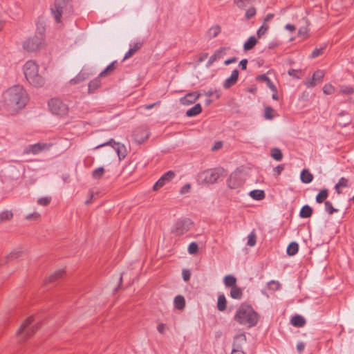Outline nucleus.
<instances>
[{
    "label": "nucleus",
    "instance_id": "nucleus-1",
    "mask_svg": "<svg viewBox=\"0 0 354 354\" xmlns=\"http://www.w3.org/2000/svg\"><path fill=\"white\" fill-rule=\"evenodd\" d=\"M3 110L10 115H15L22 110L29 101V95L21 85L8 88L3 94Z\"/></svg>",
    "mask_w": 354,
    "mask_h": 354
},
{
    "label": "nucleus",
    "instance_id": "nucleus-2",
    "mask_svg": "<svg viewBox=\"0 0 354 354\" xmlns=\"http://www.w3.org/2000/svg\"><path fill=\"white\" fill-rule=\"evenodd\" d=\"M23 70L27 81L32 86L39 88L45 84V68L41 69L35 61H27L24 65Z\"/></svg>",
    "mask_w": 354,
    "mask_h": 354
},
{
    "label": "nucleus",
    "instance_id": "nucleus-3",
    "mask_svg": "<svg viewBox=\"0 0 354 354\" xmlns=\"http://www.w3.org/2000/svg\"><path fill=\"white\" fill-rule=\"evenodd\" d=\"M234 319L241 325L252 327L257 324L259 317L250 306L242 304L236 310Z\"/></svg>",
    "mask_w": 354,
    "mask_h": 354
},
{
    "label": "nucleus",
    "instance_id": "nucleus-4",
    "mask_svg": "<svg viewBox=\"0 0 354 354\" xmlns=\"http://www.w3.org/2000/svg\"><path fill=\"white\" fill-rule=\"evenodd\" d=\"M223 175L222 169H209L199 172L197 175V182L199 185L216 183Z\"/></svg>",
    "mask_w": 354,
    "mask_h": 354
},
{
    "label": "nucleus",
    "instance_id": "nucleus-5",
    "mask_svg": "<svg viewBox=\"0 0 354 354\" xmlns=\"http://www.w3.org/2000/svg\"><path fill=\"white\" fill-rule=\"evenodd\" d=\"M51 11L57 23L62 21V18L68 17L71 11L69 0H55Z\"/></svg>",
    "mask_w": 354,
    "mask_h": 354
},
{
    "label": "nucleus",
    "instance_id": "nucleus-6",
    "mask_svg": "<svg viewBox=\"0 0 354 354\" xmlns=\"http://www.w3.org/2000/svg\"><path fill=\"white\" fill-rule=\"evenodd\" d=\"M37 328L34 323L33 317L26 319L19 328L17 330L16 335L19 342H24L29 338L36 330Z\"/></svg>",
    "mask_w": 354,
    "mask_h": 354
},
{
    "label": "nucleus",
    "instance_id": "nucleus-7",
    "mask_svg": "<svg viewBox=\"0 0 354 354\" xmlns=\"http://www.w3.org/2000/svg\"><path fill=\"white\" fill-rule=\"evenodd\" d=\"M44 44L42 32L39 35H34L28 37L23 42V48L28 52H34L40 49Z\"/></svg>",
    "mask_w": 354,
    "mask_h": 354
},
{
    "label": "nucleus",
    "instance_id": "nucleus-8",
    "mask_svg": "<svg viewBox=\"0 0 354 354\" xmlns=\"http://www.w3.org/2000/svg\"><path fill=\"white\" fill-rule=\"evenodd\" d=\"M48 106L50 111L60 117L68 115L69 108L67 104L64 103L61 100L57 98H52L48 101Z\"/></svg>",
    "mask_w": 354,
    "mask_h": 354
},
{
    "label": "nucleus",
    "instance_id": "nucleus-9",
    "mask_svg": "<svg viewBox=\"0 0 354 354\" xmlns=\"http://www.w3.org/2000/svg\"><path fill=\"white\" fill-rule=\"evenodd\" d=\"M194 226V222L189 218L177 221L173 226L171 232L176 236H180L188 232Z\"/></svg>",
    "mask_w": 354,
    "mask_h": 354
},
{
    "label": "nucleus",
    "instance_id": "nucleus-10",
    "mask_svg": "<svg viewBox=\"0 0 354 354\" xmlns=\"http://www.w3.org/2000/svg\"><path fill=\"white\" fill-rule=\"evenodd\" d=\"M244 174L240 171L232 172L227 180V185L229 188L235 189L241 187L245 183Z\"/></svg>",
    "mask_w": 354,
    "mask_h": 354
},
{
    "label": "nucleus",
    "instance_id": "nucleus-11",
    "mask_svg": "<svg viewBox=\"0 0 354 354\" xmlns=\"http://www.w3.org/2000/svg\"><path fill=\"white\" fill-rule=\"evenodd\" d=\"M106 145H111L116 151L120 160L124 158L127 154L125 146L119 142H116L114 140L111 139L109 142L100 145L96 148H100Z\"/></svg>",
    "mask_w": 354,
    "mask_h": 354
},
{
    "label": "nucleus",
    "instance_id": "nucleus-12",
    "mask_svg": "<svg viewBox=\"0 0 354 354\" xmlns=\"http://www.w3.org/2000/svg\"><path fill=\"white\" fill-rule=\"evenodd\" d=\"M23 250L21 249H15L12 250L8 254L0 258V266H3L9 262L21 257L23 254Z\"/></svg>",
    "mask_w": 354,
    "mask_h": 354
},
{
    "label": "nucleus",
    "instance_id": "nucleus-13",
    "mask_svg": "<svg viewBox=\"0 0 354 354\" xmlns=\"http://www.w3.org/2000/svg\"><path fill=\"white\" fill-rule=\"evenodd\" d=\"M324 77V72L321 70H317L315 71L312 77L306 80L304 82V84L308 88H313L316 86L317 84L320 83Z\"/></svg>",
    "mask_w": 354,
    "mask_h": 354
},
{
    "label": "nucleus",
    "instance_id": "nucleus-14",
    "mask_svg": "<svg viewBox=\"0 0 354 354\" xmlns=\"http://www.w3.org/2000/svg\"><path fill=\"white\" fill-rule=\"evenodd\" d=\"M175 176V174L172 171H169L163 174L160 178L156 183L153 187L154 191H157L162 187L166 183L170 182Z\"/></svg>",
    "mask_w": 354,
    "mask_h": 354
},
{
    "label": "nucleus",
    "instance_id": "nucleus-15",
    "mask_svg": "<svg viewBox=\"0 0 354 354\" xmlns=\"http://www.w3.org/2000/svg\"><path fill=\"white\" fill-rule=\"evenodd\" d=\"M200 97L198 92H192L187 94L185 97L180 99V102L183 105H189L194 103Z\"/></svg>",
    "mask_w": 354,
    "mask_h": 354
},
{
    "label": "nucleus",
    "instance_id": "nucleus-16",
    "mask_svg": "<svg viewBox=\"0 0 354 354\" xmlns=\"http://www.w3.org/2000/svg\"><path fill=\"white\" fill-rule=\"evenodd\" d=\"M239 72L237 69H235L232 71L230 77L227 78L223 83V87L225 88H229L233 85H234L239 77Z\"/></svg>",
    "mask_w": 354,
    "mask_h": 354
},
{
    "label": "nucleus",
    "instance_id": "nucleus-17",
    "mask_svg": "<svg viewBox=\"0 0 354 354\" xmlns=\"http://www.w3.org/2000/svg\"><path fill=\"white\" fill-rule=\"evenodd\" d=\"M65 276V271L64 270H58L52 273L49 277H48L45 280V283H53L61 279H62Z\"/></svg>",
    "mask_w": 354,
    "mask_h": 354
},
{
    "label": "nucleus",
    "instance_id": "nucleus-18",
    "mask_svg": "<svg viewBox=\"0 0 354 354\" xmlns=\"http://www.w3.org/2000/svg\"><path fill=\"white\" fill-rule=\"evenodd\" d=\"M91 75V74H90L89 73L82 70L76 75L75 77L70 80V84L71 85L80 84L87 80Z\"/></svg>",
    "mask_w": 354,
    "mask_h": 354
},
{
    "label": "nucleus",
    "instance_id": "nucleus-19",
    "mask_svg": "<svg viewBox=\"0 0 354 354\" xmlns=\"http://www.w3.org/2000/svg\"><path fill=\"white\" fill-rule=\"evenodd\" d=\"M227 48L223 47L217 50L214 55H212L208 62L209 65L212 64L216 60L222 58L227 53Z\"/></svg>",
    "mask_w": 354,
    "mask_h": 354
},
{
    "label": "nucleus",
    "instance_id": "nucleus-20",
    "mask_svg": "<svg viewBox=\"0 0 354 354\" xmlns=\"http://www.w3.org/2000/svg\"><path fill=\"white\" fill-rule=\"evenodd\" d=\"M246 342L245 334H239L235 336L233 344V348L242 349V346Z\"/></svg>",
    "mask_w": 354,
    "mask_h": 354
},
{
    "label": "nucleus",
    "instance_id": "nucleus-21",
    "mask_svg": "<svg viewBox=\"0 0 354 354\" xmlns=\"http://www.w3.org/2000/svg\"><path fill=\"white\" fill-rule=\"evenodd\" d=\"M46 147V145H41V144H35L33 145H30L28 148L26 149V153H32L33 154H36L41 151L43 149H44Z\"/></svg>",
    "mask_w": 354,
    "mask_h": 354
},
{
    "label": "nucleus",
    "instance_id": "nucleus-22",
    "mask_svg": "<svg viewBox=\"0 0 354 354\" xmlns=\"http://www.w3.org/2000/svg\"><path fill=\"white\" fill-rule=\"evenodd\" d=\"M142 46V43L137 42L134 44L133 47H131L125 54L124 59H127L132 57Z\"/></svg>",
    "mask_w": 354,
    "mask_h": 354
},
{
    "label": "nucleus",
    "instance_id": "nucleus-23",
    "mask_svg": "<svg viewBox=\"0 0 354 354\" xmlns=\"http://www.w3.org/2000/svg\"><path fill=\"white\" fill-rule=\"evenodd\" d=\"M202 111V108L200 104H195L193 107L188 109L186 112V115L188 117H193L198 115Z\"/></svg>",
    "mask_w": 354,
    "mask_h": 354
},
{
    "label": "nucleus",
    "instance_id": "nucleus-24",
    "mask_svg": "<svg viewBox=\"0 0 354 354\" xmlns=\"http://www.w3.org/2000/svg\"><path fill=\"white\" fill-rule=\"evenodd\" d=\"M300 178L304 183H310L313 180V174L308 169L301 171Z\"/></svg>",
    "mask_w": 354,
    "mask_h": 354
},
{
    "label": "nucleus",
    "instance_id": "nucleus-25",
    "mask_svg": "<svg viewBox=\"0 0 354 354\" xmlns=\"http://www.w3.org/2000/svg\"><path fill=\"white\" fill-rule=\"evenodd\" d=\"M291 324L296 327H302L305 325L306 320L301 315H295L291 319Z\"/></svg>",
    "mask_w": 354,
    "mask_h": 354
},
{
    "label": "nucleus",
    "instance_id": "nucleus-26",
    "mask_svg": "<svg viewBox=\"0 0 354 354\" xmlns=\"http://www.w3.org/2000/svg\"><path fill=\"white\" fill-rule=\"evenodd\" d=\"M257 44V39L255 37L252 36L245 42L243 48L245 51L252 49Z\"/></svg>",
    "mask_w": 354,
    "mask_h": 354
},
{
    "label": "nucleus",
    "instance_id": "nucleus-27",
    "mask_svg": "<svg viewBox=\"0 0 354 354\" xmlns=\"http://www.w3.org/2000/svg\"><path fill=\"white\" fill-rule=\"evenodd\" d=\"M249 195L254 200L261 201L265 198V193L263 190L255 189L250 192Z\"/></svg>",
    "mask_w": 354,
    "mask_h": 354
},
{
    "label": "nucleus",
    "instance_id": "nucleus-28",
    "mask_svg": "<svg viewBox=\"0 0 354 354\" xmlns=\"http://www.w3.org/2000/svg\"><path fill=\"white\" fill-rule=\"evenodd\" d=\"M116 68V62H112L109 64L99 75L100 77H104L110 75Z\"/></svg>",
    "mask_w": 354,
    "mask_h": 354
},
{
    "label": "nucleus",
    "instance_id": "nucleus-29",
    "mask_svg": "<svg viewBox=\"0 0 354 354\" xmlns=\"http://www.w3.org/2000/svg\"><path fill=\"white\" fill-rule=\"evenodd\" d=\"M313 214V209L308 205H304L299 213V216L301 218H309L312 216Z\"/></svg>",
    "mask_w": 354,
    "mask_h": 354
},
{
    "label": "nucleus",
    "instance_id": "nucleus-30",
    "mask_svg": "<svg viewBox=\"0 0 354 354\" xmlns=\"http://www.w3.org/2000/svg\"><path fill=\"white\" fill-rule=\"evenodd\" d=\"M174 306L178 310H183L185 306V301L183 296L178 295L174 299Z\"/></svg>",
    "mask_w": 354,
    "mask_h": 354
},
{
    "label": "nucleus",
    "instance_id": "nucleus-31",
    "mask_svg": "<svg viewBox=\"0 0 354 354\" xmlns=\"http://www.w3.org/2000/svg\"><path fill=\"white\" fill-rule=\"evenodd\" d=\"M221 26L218 25H214V26H212L208 30L207 35L210 38H214L217 35H218V34L221 32Z\"/></svg>",
    "mask_w": 354,
    "mask_h": 354
},
{
    "label": "nucleus",
    "instance_id": "nucleus-32",
    "mask_svg": "<svg viewBox=\"0 0 354 354\" xmlns=\"http://www.w3.org/2000/svg\"><path fill=\"white\" fill-rule=\"evenodd\" d=\"M348 186V180L345 178H342L339 180L338 183L335 185V189L338 194H341L342 187H347Z\"/></svg>",
    "mask_w": 354,
    "mask_h": 354
},
{
    "label": "nucleus",
    "instance_id": "nucleus-33",
    "mask_svg": "<svg viewBox=\"0 0 354 354\" xmlns=\"http://www.w3.org/2000/svg\"><path fill=\"white\" fill-rule=\"evenodd\" d=\"M230 296L233 299H239L242 297V290L240 288L236 286H233L230 290Z\"/></svg>",
    "mask_w": 354,
    "mask_h": 354
},
{
    "label": "nucleus",
    "instance_id": "nucleus-34",
    "mask_svg": "<svg viewBox=\"0 0 354 354\" xmlns=\"http://www.w3.org/2000/svg\"><path fill=\"white\" fill-rule=\"evenodd\" d=\"M299 250V245L295 242L290 243L287 248V253L290 256L295 255L297 253Z\"/></svg>",
    "mask_w": 354,
    "mask_h": 354
},
{
    "label": "nucleus",
    "instance_id": "nucleus-35",
    "mask_svg": "<svg viewBox=\"0 0 354 354\" xmlns=\"http://www.w3.org/2000/svg\"><path fill=\"white\" fill-rule=\"evenodd\" d=\"M226 299L223 295H221L218 298L217 307L220 311H223L226 308Z\"/></svg>",
    "mask_w": 354,
    "mask_h": 354
},
{
    "label": "nucleus",
    "instance_id": "nucleus-36",
    "mask_svg": "<svg viewBox=\"0 0 354 354\" xmlns=\"http://www.w3.org/2000/svg\"><path fill=\"white\" fill-rule=\"evenodd\" d=\"M328 194V193L327 189L321 190L320 192L316 196V201L318 203H323L327 198Z\"/></svg>",
    "mask_w": 354,
    "mask_h": 354
},
{
    "label": "nucleus",
    "instance_id": "nucleus-37",
    "mask_svg": "<svg viewBox=\"0 0 354 354\" xmlns=\"http://www.w3.org/2000/svg\"><path fill=\"white\" fill-rule=\"evenodd\" d=\"M236 282V278L232 275H227L224 278V283L227 287L232 288L233 286H235Z\"/></svg>",
    "mask_w": 354,
    "mask_h": 354
},
{
    "label": "nucleus",
    "instance_id": "nucleus-38",
    "mask_svg": "<svg viewBox=\"0 0 354 354\" xmlns=\"http://www.w3.org/2000/svg\"><path fill=\"white\" fill-rule=\"evenodd\" d=\"M101 82L99 79H95L88 84V91L93 92L100 87Z\"/></svg>",
    "mask_w": 354,
    "mask_h": 354
},
{
    "label": "nucleus",
    "instance_id": "nucleus-39",
    "mask_svg": "<svg viewBox=\"0 0 354 354\" xmlns=\"http://www.w3.org/2000/svg\"><path fill=\"white\" fill-rule=\"evenodd\" d=\"M271 156L276 160L280 161L283 155L281 150L278 148H274L271 150Z\"/></svg>",
    "mask_w": 354,
    "mask_h": 354
},
{
    "label": "nucleus",
    "instance_id": "nucleus-40",
    "mask_svg": "<svg viewBox=\"0 0 354 354\" xmlns=\"http://www.w3.org/2000/svg\"><path fill=\"white\" fill-rule=\"evenodd\" d=\"M13 214L11 211H4L0 214V222L10 221L12 218Z\"/></svg>",
    "mask_w": 354,
    "mask_h": 354
},
{
    "label": "nucleus",
    "instance_id": "nucleus-41",
    "mask_svg": "<svg viewBox=\"0 0 354 354\" xmlns=\"http://www.w3.org/2000/svg\"><path fill=\"white\" fill-rule=\"evenodd\" d=\"M104 172L105 170L103 167H99L93 171L92 176L95 179H100L103 176Z\"/></svg>",
    "mask_w": 354,
    "mask_h": 354
},
{
    "label": "nucleus",
    "instance_id": "nucleus-42",
    "mask_svg": "<svg viewBox=\"0 0 354 354\" xmlns=\"http://www.w3.org/2000/svg\"><path fill=\"white\" fill-rule=\"evenodd\" d=\"M335 91V88L330 84H326L323 87V92L326 95H332Z\"/></svg>",
    "mask_w": 354,
    "mask_h": 354
},
{
    "label": "nucleus",
    "instance_id": "nucleus-43",
    "mask_svg": "<svg viewBox=\"0 0 354 354\" xmlns=\"http://www.w3.org/2000/svg\"><path fill=\"white\" fill-rule=\"evenodd\" d=\"M274 109L270 106H266L265 108V118L267 120H272L274 115Z\"/></svg>",
    "mask_w": 354,
    "mask_h": 354
},
{
    "label": "nucleus",
    "instance_id": "nucleus-44",
    "mask_svg": "<svg viewBox=\"0 0 354 354\" xmlns=\"http://www.w3.org/2000/svg\"><path fill=\"white\" fill-rule=\"evenodd\" d=\"M198 251V244L195 242L191 243L188 246V252L190 254H195Z\"/></svg>",
    "mask_w": 354,
    "mask_h": 354
},
{
    "label": "nucleus",
    "instance_id": "nucleus-45",
    "mask_svg": "<svg viewBox=\"0 0 354 354\" xmlns=\"http://www.w3.org/2000/svg\"><path fill=\"white\" fill-rule=\"evenodd\" d=\"M268 288L270 290H272L273 291H276V290H278L280 288L281 285H280L279 281L273 280V281H270L268 283Z\"/></svg>",
    "mask_w": 354,
    "mask_h": 354
},
{
    "label": "nucleus",
    "instance_id": "nucleus-46",
    "mask_svg": "<svg viewBox=\"0 0 354 354\" xmlns=\"http://www.w3.org/2000/svg\"><path fill=\"white\" fill-rule=\"evenodd\" d=\"M325 209H326V211L329 214H333V213L335 212H337V209H335L332 205V203L329 201H326L325 202Z\"/></svg>",
    "mask_w": 354,
    "mask_h": 354
},
{
    "label": "nucleus",
    "instance_id": "nucleus-47",
    "mask_svg": "<svg viewBox=\"0 0 354 354\" xmlns=\"http://www.w3.org/2000/svg\"><path fill=\"white\" fill-rule=\"evenodd\" d=\"M256 244V234L254 232H251L248 236V245L250 247Z\"/></svg>",
    "mask_w": 354,
    "mask_h": 354
},
{
    "label": "nucleus",
    "instance_id": "nucleus-48",
    "mask_svg": "<svg viewBox=\"0 0 354 354\" xmlns=\"http://www.w3.org/2000/svg\"><path fill=\"white\" fill-rule=\"evenodd\" d=\"M39 218H40V214L37 212H34L31 214H29L26 216V219L28 221H37Z\"/></svg>",
    "mask_w": 354,
    "mask_h": 354
},
{
    "label": "nucleus",
    "instance_id": "nucleus-49",
    "mask_svg": "<svg viewBox=\"0 0 354 354\" xmlns=\"http://www.w3.org/2000/svg\"><path fill=\"white\" fill-rule=\"evenodd\" d=\"M50 197H42L38 199L37 203L40 205L46 206L50 203Z\"/></svg>",
    "mask_w": 354,
    "mask_h": 354
},
{
    "label": "nucleus",
    "instance_id": "nucleus-50",
    "mask_svg": "<svg viewBox=\"0 0 354 354\" xmlns=\"http://www.w3.org/2000/svg\"><path fill=\"white\" fill-rule=\"evenodd\" d=\"M234 2L239 8H244L251 3L252 0H234Z\"/></svg>",
    "mask_w": 354,
    "mask_h": 354
},
{
    "label": "nucleus",
    "instance_id": "nucleus-51",
    "mask_svg": "<svg viewBox=\"0 0 354 354\" xmlns=\"http://www.w3.org/2000/svg\"><path fill=\"white\" fill-rule=\"evenodd\" d=\"M256 15V9L253 7L250 8L247 10L245 12V17L247 19H250Z\"/></svg>",
    "mask_w": 354,
    "mask_h": 354
},
{
    "label": "nucleus",
    "instance_id": "nucleus-52",
    "mask_svg": "<svg viewBox=\"0 0 354 354\" xmlns=\"http://www.w3.org/2000/svg\"><path fill=\"white\" fill-rule=\"evenodd\" d=\"M139 131H142V130H138L137 131L136 133H135V135H134V137H135V140L136 142H143L145 140H146L147 138H148V134L147 133H145V137L144 138H139L138 137V133Z\"/></svg>",
    "mask_w": 354,
    "mask_h": 354
},
{
    "label": "nucleus",
    "instance_id": "nucleus-53",
    "mask_svg": "<svg viewBox=\"0 0 354 354\" xmlns=\"http://www.w3.org/2000/svg\"><path fill=\"white\" fill-rule=\"evenodd\" d=\"M191 185L189 183H187L186 185H185L180 190V194H187L188 192H189L190 189H191Z\"/></svg>",
    "mask_w": 354,
    "mask_h": 354
},
{
    "label": "nucleus",
    "instance_id": "nucleus-54",
    "mask_svg": "<svg viewBox=\"0 0 354 354\" xmlns=\"http://www.w3.org/2000/svg\"><path fill=\"white\" fill-rule=\"evenodd\" d=\"M268 26L263 24V26L257 31L258 37H260L263 35L268 29Z\"/></svg>",
    "mask_w": 354,
    "mask_h": 354
},
{
    "label": "nucleus",
    "instance_id": "nucleus-55",
    "mask_svg": "<svg viewBox=\"0 0 354 354\" xmlns=\"http://www.w3.org/2000/svg\"><path fill=\"white\" fill-rule=\"evenodd\" d=\"M322 48H315L313 52H312V54H311V57L312 58H315V57H318L319 55H320L322 53Z\"/></svg>",
    "mask_w": 354,
    "mask_h": 354
},
{
    "label": "nucleus",
    "instance_id": "nucleus-56",
    "mask_svg": "<svg viewBox=\"0 0 354 354\" xmlns=\"http://www.w3.org/2000/svg\"><path fill=\"white\" fill-rule=\"evenodd\" d=\"M183 278L185 281H187L191 276L190 272L187 270H183Z\"/></svg>",
    "mask_w": 354,
    "mask_h": 354
},
{
    "label": "nucleus",
    "instance_id": "nucleus-57",
    "mask_svg": "<svg viewBox=\"0 0 354 354\" xmlns=\"http://www.w3.org/2000/svg\"><path fill=\"white\" fill-rule=\"evenodd\" d=\"M298 34L300 37H306L308 34V29L307 28H301L299 30Z\"/></svg>",
    "mask_w": 354,
    "mask_h": 354
},
{
    "label": "nucleus",
    "instance_id": "nucleus-58",
    "mask_svg": "<svg viewBox=\"0 0 354 354\" xmlns=\"http://www.w3.org/2000/svg\"><path fill=\"white\" fill-rule=\"evenodd\" d=\"M284 169V166L283 165H278L275 169L274 171L276 172L277 175H280L281 171Z\"/></svg>",
    "mask_w": 354,
    "mask_h": 354
},
{
    "label": "nucleus",
    "instance_id": "nucleus-59",
    "mask_svg": "<svg viewBox=\"0 0 354 354\" xmlns=\"http://www.w3.org/2000/svg\"><path fill=\"white\" fill-rule=\"evenodd\" d=\"M342 93H346V94H351L354 93L353 88L351 87H345L342 90Z\"/></svg>",
    "mask_w": 354,
    "mask_h": 354
},
{
    "label": "nucleus",
    "instance_id": "nucleus-60",
    "mask_svg": "<svg viewBox=\"0 0 354 354\" xmlns=\"http://www.w3.org/2000/svg\"><path fill=\"white\" fill-rule=\"evenodd\" d=\"M285 28L287 30H288V31H290L291 32H295V30H296L295 26L294 25H292V24H287V25H286Z\"/></svg>",
    "mask_w": 354,
    "mask_h": 354
},
{
    "label": "nucleus",
    "instance_id": "nucleus-61",
    "mask_svg": "<svg viewBox=\"0 0 354 354\" xmlns=\"http://www.w3.org/2000/svg\"><path fill=\"white\" fill-rule=\"evenodd\" d=\"M157 329L159 333H164L165 330V325L164 324H160L158 325Z\"/></svg>",
    "mask_w": 354,
    "mask_h": 354
},
{
    "label": "nucleus",
    "instance_id": "nucleus-62",
    "mask_svg": "<svg viewBox=\"0 0 354 354\" xmlns=\"http://www.w3.org/2000/svg\"><path fill=\"white\" fill-rule=\"evenodd\" d=\"M247 59H243L240 62L239 66H241L242 70H245L247 67Z\"/></svg>",
    "mask_w": 354,
    "mask_h": 354
},
{
    "label": "nucleus",
    "instance_id": "nucleus-63",
    "mask_svg": "<svg viewBox=\"0 0 354 354\" xmlns=\"http://www.w3.org/2000/svg\"><path fill=\"white\" fill-rule=\"evenodd\" d=\"M258 79L261 81L268 82L270 80L266 75H261L258 77Z\"/></svg>",
    "mask_w": 354,
    "mask_h": 354
},
{
    "label": "nucleus",
    "instance_id": "nucleus-64",
    "mask_svg": "<svg viewBox=\"0 0 354 354\" xmlns=\"http://www.w3.org/2000/svg\"><path fill=\"white\" fill-rule=\"evenodd\" d=\"M231 354H245L242 349L233 348Z\"/></svg>",
    "mask_w": 354,
    "mask_h": 354
}]
</instances>
